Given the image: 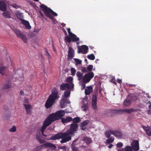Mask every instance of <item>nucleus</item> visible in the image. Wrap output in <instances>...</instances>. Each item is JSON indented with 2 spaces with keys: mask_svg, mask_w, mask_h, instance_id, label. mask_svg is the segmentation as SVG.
<instances>
[{
  "mask_svg": "<svg viewBox=\"0 0 151 151\" xmlns=\"http://www.w3.org/2000/svg\"><path fill=\"white\" fill-rule=\"evenodd\" d=\"M87 57L89 59L91 60H93L95 59V57L93 54L88 55Z\"/></svg>",
  "mask_w": 151,
  "mask_h": 151,
  "instance_id": "35",
  "label": "nucleus"
},
{
  "mask_svg": "<svg viewBox=\"0 0 151 151\" xmlns=\"http://www.w3.org/2000/svg\"><path fill=\"white\" fill-rule=\"evenodd\" d=\"M78 53V54L82 53L85 54L87 53L88 49V47L86 45H83L81 46H77Z\"/></svg>",
  "mask_w": 151,
  "mask_h": 151,
  "instance_id": "7",
  "label": "nucleus"
},
{
  "mask_svg": "<svg viewBox=\"0 0 151 151\" xmlns=\"http://www.w3.org/2000/svg\"><path fill=\"white\" fill-rule=\"evenodd\" d=\"M73 80V78L72 77H68L66 81L70 85V86H71V84H73L72 82Z\"/></svg>",
  "mask_w": 151,
  "mask_h": 151,
  "instance_id": "30",
  "label": "nucleus"
},
{
  "mask_svg": "<svg viewBox=\"0 0 151 151\" xmlns=\"http://www.w3.org/2000/svg\"><path fill=\"white\" fill-rule=\"evenodd\" d=\"M36 138L38 140H39V139H40L41 137L39 135H37L36 136Z\"/></svg>",
  "mask_w": 151,
  "mask_h": 151,
  "instance_id": "58",
  "label": "nucleus"
},
{
  "mask_svg": "<svg viewBox=\"0 0 151 151\" xmlns=\"http://www.w3.org/2000/svg\"><path fill=\"white\" fill-rule=\"evenodd\" d=\"M78 130V124H75L74 123H72L70 125L69 129L66 132L65 136L66 137H70L74 135L75 133H76Z\"/></svg>",
  "mask_w": 151,
  "mask_h": 151,
  "instance_id": "4",
  "label": "nucleus"
},
{
  "mask_svg": "<svg viewBox=\"0 0 151 151\" xmlns=\"http://www.w3.org/2000/svg\"><path fill=\"white\" fill-rule=\"evenodd\" d=\"M16 131V127L15 126H13L12 127L9 129L10 132H14Z\"/></svg>",
  "mask_w": 151,
  "mask_h": 151,
  "instance_id": "46",
  "label": "nucleus"
},
{
  "mask_svg": "<svg viewBox=\"0 0 151 151\" xmlns=\"http://www.w3.org/2000/svg\"><path fill=\"white\" fill-rule=\"evenodd\" d=\"M64 95L65 97H68L70 94V90L66 91L64 92Z\"/></svg>",
  "mask_w": 151,
  "mask_h": 151,
  "instance_id": "37",
  "label": "nucleus"
},
{
  "mask_svg": "<svg viewBox=\"0 0 151 151\" xmlns=\"http://www.w3.org/2000/svg\"><path fill=\"white\" fill-rule=\"evenodd\" d=\"M135 111V110L133 109H123V112H125L128 113H130Z\"/></svg>",
  "mask_w": 151,
  "mask_h": 151,
  "instance_id": "31",
  "label": "nucleus"
},
{
  "mask_svg": "<svg viewBox=\"0 0 151 151\" xmlns=\"http://www.w3.org/2000/svg\"><path fill=\"white\" fill-rule=\"evenodd\" d=\"M133 150L131 146H128L124 148V151H133Z\"/></svg>",
  "mask_w": 151,
  "mask_h": 151,
  "instance_id": "36",
  "label": "nucleus"
},
{
  "mask_svg": "<svg viewBox=\"0 0 151 151\" xmlns=\"http://www.w3.org/2000/svg\"><path fill=\"white\" fill-rule=\"evenodd\" d=\"M6 8V3L3 1H0V10L1 11H4Z\"/></svg>",
  "mask_w": 151,
  "mask_h": 151,
  "instance_id": "17",
  "label": "nucleus"
},
{
  "mask_svg": "<svg viewBox=\"0 0 151 151\" xmlns=\"http://www.w3.org/2000/svg\"><path fill=\"white\" fill-rule=\"evenodd\" d=\"M24 102H25L26 103H29V101L28 99H25V100H24Z\"/></svg>",
  "mask_w": 151,
  "mask_h": 151,
  "instance_id": "62",
  "label": "nucleus"
},
{
  "mask_svg": "<svg viewBox=\"0 0 151 151\" xmlns=\"http://www.w3.org/2000/svg\"><path fill=\"white\" fill-rule=\"evenodd\" d=\"M111 130H110L109 131H106V132L105 133V135L106 136V137L108 138L110 137L111 135Z\"/></svg>",
  "mask_w": 151,
  "mask_h": 151,
  "instance_id": "39",
  "label": "nucleus"
},
{
  "mask_svg": "<svg viewBox=\"0 0 151 151\" xmlns=\"http://www.w3.org/2000/svg\"><path fill=\"white\" fill-rule=\"evenodd\" d=\"M20 38L22 39L24 42L25 43L27 42V38L25 35H22Z\"/></svg>",
  "mask_w": 151,
  "mask_h": 151,
  "instance_id": "41",
  "label": "nucleus"
},
{
  "mask_svg": "<svg viewBox=\"0 0 151 151\" xmlns=\"http://www.w3.org/2000/svg\"><path fill=\"white\" fill-rule=\"evenodd\" d=\"M21 22L25 26V27L27 29H31V27L28 21L24 19H22L21 20Z\"/></svg>",
  "mask_w": 151,
  "mask_h": 151,
  "instance_id": "14",
  "label": "nucleus"
},
{
  "mask_svg": "<svg viewBox=\"0 0 151 151\" xmlns=\"http://www.w3.org/2000/svg\"><path fill=\"white\" fill-rule=\"evenodd\" d=\"M27 111V114H29L31 113V111L30 109L26 110Z\"/></svg>",
  "mask_w": 151,
  "mask_h": 151,
  "instance_id": "57",
  "label": "nucleus"
},
{
  "mask_svg": "<svg viewBox=\"0 0 151 151\" xmlns=\"http://www.w3.org/2000/svg\"><path fill=\"white\" fill-rule=\"evenodd\" d=\"M72 149L73 151H77L78 150V148L73 147Z\"/></svg>",
  "mask_w": 151,
  "mask_h": 151,
  "instance_id": "56",
  "label": "nucleus"
},
{
  "mask_svg": "<svg viewBox=\"0 0 151 151\" xmlns=\"http://www.w3.org/2000/svg\"><path fill=\"white\" fill-rule=\"evenodd\" d=\"M116 146L117 148H120L122 147L123 146V144L122 142H118L116 144Z\"/></svg>",
  "mask_w": 151,
  "mask_h": 151,
  "instance_id": "49",
  "label": "nucleus"
},
{
  "mask_svg": "<svg viewBox=\"0 0 151 151\" xmlns=\"http://www.w3.org/2000/svg\"><path fill=\"white\" fill-rule=\"evenodd\" d=\"M149 127L148 126V127H147L146 126L144 125H142V127L143 129L145 131V132H146V131L148 129V127Z\"/></svg>",
  "mask_w": 151,
  "mask_h": 151,
  "instance_id": "51",
  "label": "nucleus"
},
{
  "mask_svg": "<svg viewBox=\"0 0 151 151\" xmlns=\"http://www.w3.org/2000/svg\"><path fill=\"white\" fill-rule=\"evenodd\" d=\"M74 84H72L71 86H70L69 84L68 83H64L61 84L60 86V89L62 91L65 90L66 88L68 90H70L74 88Z\"/></svg>",
  "mask_w": 151,
  "mask_h": 151,
  "instance_id": "9",
  "label": "nucleus"
},
{
  "mask_svg": "<svg viewBox=\"0 0 151 151\" xmlns=\"http://www.w3.org/2000/svg\"><path fill=\"white\" fill-rule=\"evenodd\" d=\"M146 134L149 136H151V128H149L146 131Z\"/></svg>",
  "mask_w": 151,
  "mask_h": 151,
  "instance_id": "44",
  "label": "nucleus"
},
{
  "mask_svg": "<svg viewBox=\"0 0 151 151\" xmlns=\"http://www.w3.org/2000/svg\"><path fill=\"white\" fill-rule=\"evenodd\" d=\"M117 81L118 83L120 84L122 83V80L121 79H118L117 80Z\"/></svg>",
  "mask_w": 151,
  "mask_h": 151,
  "instance_id": "59",
  "label": "nucleus"
},
{
  "mask_svg": "<svg viewBox=\"0 0 151 151\" xmlns=\"http://www.w3.org/2000/svg\"><path fill=\"white\" fill-rule=\"evenodd\" d=\"M73 123H74L75 124H78L77 123H79L81 121V119L80 118L78 117H76L74 118L72 120Z\"/></svg>",
  "mask_w": 151,
  "mask_h": 151,
  "instance_id": "27",
  "label": "nucleus"
},
{
  "mask_svg": "<svg viewBox=\"0 0 151 151\" xmlns=\"http://www.w3.org/2000/svg\"><path fill=\"white\" fill-rule=\"evenodd\" d=\"M45 55L47 56L48 57V58L49 59L50 58V54L49 53L48 51L46 49L45 50Z\"/></svg>",
  "mask_w": 151,
  "mask_h": 151,
  "instance_id": "50",
  "label": "nucleus"
},
{
  "mask_svg": "<svg viewBox=\"0 0 151 151\" xmlns=\"http://www.w3.org/2000/svg\"><path fill=\"white\" fill-rule=\"evenodd\" d=\"M11 85L9 83H8L7 84H4L3 88L5 89H7L11 88Z\"/></svg>",
  "mask_w": 151,
  "mask_h": 151,
  "instance_id": "33",
  "label": "nucleus"
},
{
  "mask_svg": "<svg viewBox=\"0 0 151 151\" xmlns=\"http://www.w3.org/2000/svg\"><path fill=\"white\" fill-rule=\"evenodd\" d=\"M79 40V38L77 37L74 34H73L70 36H67L65 38V41L66 43V42H68L69 43L71 41L73 42H77Z\"/></svg>",
  "mask_w": 151,
  "mask_h": 151,
  "instance_id": "5",
  "label": "nucleus"
},
{
  "mask_svg": "<svg viewBox=\"0 0 151 151\" xmlns=\"http://www.w3.org/2000/svg\"><path fill=\"white\" fill-rule=\"evenodd\" d=\"M89 123V121L88 120H86L85 121H84L82 122H81L80 124L82 126L83 125L84 126H85L86 125H87Z\"/></svg>",
  "mask_w": 151,
  "mask_h": 151,
  "instance_id": "40",
  "label": "nucleus"
},
{
  "mask_svg": "<svg viewBox=\"0 0 151 151\" xmlns=\"http://www.w3.org/2000/svg\"><path fill=\"white\" fill-rule=\"evenodd\" d=\"M131 147L134 151H137L139 149V142L138 140H134L131 144Z\"/></svg>",
  "mask_w": 151,
  "mask_h": 151,
  "instance_id": "11",
  "label": "nucleus"
},
{
  "mask_svg": "<svg viewBox=\"0 0 151 151\" xmlns=\"http://www.w3.org/2000/svg\"><path fill=\"white\" fill-rule=\"evenodd\" d=\"M71 75L73 76H74L76 72V70L74 68H72L70 69Z\"/></svg>",
  "mask_w": 151,
  "mask_h": 151,
  "instance_id": "45",
  "label": "nucleus"
},
{
  "mask_svg": "<svg viewBox=\"0 0 151 151\" xmlns=\"http://www.w3.org/2000/svg\"><path fill=\"white\" fill-rule=\"evenodd\" d=\"M55 99L49 97L45 104V107L46 109L50 108L52 105Z\"/></svg>",
  "mask_w": 151,
  "mask_h": 151,
  "instance_id": "10",
  "label": "nucleus"
},
{
  "mask_svg": "<svg viewBox=\"0 0 151 151\" xmlns=\"http://www.w3.org/2000/svg\"><path fill=\"white\" fill-rule=\"evenodd\" d=\"M80 126L81 127V130H84L86 129V127H85V126H84L83 125L82 126L81 125H80Z\"/></svg>",
  "mask_w": 151,
  "mask_h": 151,
  "instance_id": "54",
  "label": "nucleus"
},
{
  "mask_svg": "<svg viewBox=\"0 0 151 151\" xmlns=\"http://www.w3.org/2000/svg\"><path fill=\"white\" fill-rule=\"evenodd\" d=\"M131 101L127 96L123 102V104L126 106H128L131 104Z\"/></svg>",
  "mask_w": 151,
  "mask_h": 151,
  "instance_id": "20",
  "label": "nucleus"
},
{
  "mask_svg": "<svg viewBox=\"0 0 151 151\" xmlns=\"http://www.w3.org/2000/svg\"><path fill=\"white\" fill-rule=\"evenodd\" d=\"M14 32L18 37H21L23 35L22 33V32L19 29H15L14 30Z\"/></svg>",
  "mask_w": 151,
  "mask_h": 151,
  "instance_id": "23",
  "label": "nucleus"
},
{
  "mask_svg": "<svg viewBox=\"0 0 151 151\" xmlns=\"http://www.w3.org/2000/svg\"><path fill=\"white\" fill-rule=\"evenodd\" d=\"M49 97L55 99H58L60 96L58 95V91L55 88H53L52 89V93L49 96Z\"/></svg>",
  "mask_w": 151,
  "mask_h": 151,
  "instance_id": "8",
  "label": "nucleus"
},
{
  "mask_svg": "<svg viewBox=\"0 0 151 151\" xmlns=\"http://www.w3.org/2000/svg\"><path fill=\"white\" fill-rule=\"evenodd\" d=\"M44 145L46 147H52L53 149L56 148V147L52 144L49 142H46L44 144Z\"/></svg>",
  "mask_w": 151,
  "mask_h": 151,
  "instance_id": "28",
  "label": "nucleus"
},
{
  "mask_svg": "<svg viewBox=\"0 0 151 151\" xmlns=\"http://www.w3.org/2000/svg\"><path fill=\"white\" fill-rule=\"evenodd\" d=\"M92 107L93 109L95 110H96L97 109V102H91Z\"/></svg>",
  "mask_w": 151,
  "mask_h": 151,
  "instance_id": "32",
  "label": "nucleus"
},
{
  "mask_svg": "<svg viewBox=\"0 0 151 151\" xmlns=\"http://www.w3.org/2000/svg\"><path fill=\"white\" fill-rule=\"evenodd\" d=\"M129 97L131 102L135 101L137 99V97L133 94H130L127 96Z\"/></svg>",
  "mask_w": 151,
  "mask_h": 151,
  "instance_id": "19",
  "label": "nucleus"
},
{
  "mask_svg": "<svg viewBox=\"0 0 151 151\" xmlns=\"http://www.w3.org/2000/svg\"><path fill=\"white\" fill-rule=\"evenodd\" d=\"M3 16L6 18H11L10 12L8 11H4L2 14Z\"/></svg>",
  "mask_w": 151,
  "mask_h": 151,
  "instance_id": "22",
  "label": "nucleus"
},
{
  "mask_svg": "<svg viewBox=\"0 0 151 151\" xmlns=\"http://www.w3.org/2000/svg\"><path fill=\"white\" fill-rule=\"evenodd\" d=\"M76 76L78 78L79 80H80L81 79L83 80V74L81 73L80 71H78L77 72Z\"/></svg>",
  "mask_w": 151,
  "mask_h": 151,
  "instance_id": "29",
  "label": "nucleus"
},
{
  "mask_svg": "<svg viewBox=\"0 0 151 151\" xmlns=\"http://www.w3.org/2000/svg\"><path fill=\"white\" fill-rule=\"evenodd\" d=\"M73 120L72 118L70 116H68L66 118H62L61 119V121L64 124L65 123H67Z\"/></svg>",
  "mask_w": 151,
  "mask_h": 151,
  "instance_id": "18",
  "label": "nucleus"
},
{
  "mask_svg": "<svg viewBox=\"0 0 151 151\" xmlns=\"http://www.w3.org/2000/svg\"><path fill=\"white\" fill-rule=\"evenodd\" d=\"M113 145L112 144H110V145L108 146V147L110 148V149H111L112 147H113Z\"/></svg>",
  "mask_w": 151,
  "mask_h": 151,
  "instance_id": "60",
  "label": "nucleus"
},
{
  "mask_svg": "<svg viewBox=\"0 0 151 151\" xmlns=\"http://www.w3.org/2000/svg\"><path fill=\"white\" fill-rule=\"evenodd\" d=\"M83 141L85 142L87 144H89L92 142L91 139L87 137H86L83 138Z\"/></svg>",
  "mask_w": 151,
  "mask_h": 151,
  "instance_id": "24",
  "label": "nucleus"
},
{
  "mask_svg": "<svg viewBox=\"0 0 151 151\" xmlns=\"http://www.w3.org/2000/svg\"><path fill=\"white\" fill-rule=\"evenodd\" d=\"M81 108L82 110L84 111H87L88 109V104H83V106H82Z\"/></svg>",
  "mask_w": 151,
  "mask_h": 151,
  "instance_id": "34",
  "label": "nucleus"
},
{
  "mask_svg": "<svg viewBox=\"0 0 151 151\" xmlns=\"http://www.w3.org/2000/svg\"><path fill=\"white\" fill-rule=\"evenodd\" d=\"M74 60L77 64H81L82 61L81 60L77 58H74Z\"/></svg>",
  "mask_w": 151,
  "mask_h": 151,
  "instance_id": "47",
  "label": "nucleus"
},
{
  "mask_svg": "<svg viewBox=\"0 0 151 151\" xmlns=\"http://www.w3.org/2000/svg\"><path fill=\"white\" fill-rule=\"evenodd\" d=\"M111 113L116 114H121L123 113V109H115L111 110Z\"/></svg>",
  "mask_w": 151,
  "mask_h": 151,
  "instance_id": "21",
  "label": "nucleus"
},
{
  "mask_svg": "<svg viewBox=\"0 0 151 151\" xmlns=\"http://www.w3.org/2000/svg\"><path fill=\"white\" fill-rule=\"evenodd\" d=\"M114 138V137H111L109 138V139H107L106 142V144H108L110 143H111L113 142Z\"/></svg>",
  "mask_w": 151,
  "mask_h": 151,
  "instance_id": "26",
  "label": "nucleus"
},
{
  "mask_svg": "<svg viewBox=\"0 0 151 151\" xmlns=\"http://www.w3.org/2000/svg\"><path fill=\"white\" fill-rule=\"evenodd\" d=\"M116 150H117V151H123V149H118V148H116Z\"/></svg>",
  "mask_w": 151,
  "mask_h": 151,
  "instance_id": "63",
  "label": "nucleus"
},
{
  "mask_svg": "<svg viewBox=\"0 0 151 151\" xmlns=\"http://www.w3.org/2000/svg\"><path fill=\"white\" fill-rule=\"evenodd\" d=\"M94 74L93 72H89L86 73L83 76V81L85 83H87L89 82L91 79L94 76Z\"/></svg>",
  "mask_w": 151,
  "mask_h": 151,
  "instance_id": "6",
  "label": "nucleus"
},
{
  "mask_svg": "<svg viewBox=\"0 0 151 151\" xmlns=\"http://www.w3.org/2000/svg\"><path fill=\"white\" fill-rule=\"evenodd\" d=\"M70 103L69 101L66 98H63L61 100L60 102V106L62 108L65 107L67 104Z\"/></svg>",
  "mask_w": 151,
  "mask_h": 151,
  "instance_id": "12",
  "label": "nucleus"
},
{
  "mask_svg": "<svg viewBox=\"0 0 151 151\" xmlns=\"http://www.w3.org/2000/svg\"><path fill=\"white\" fill-rule=\"evenodd\" d=\"M93 91L92 86H87L85 89V93L86 95H89Z\"/></svg>",
  "mask_w": 151,
  "mask_h": 151,
  "instance_id": "16",
  "label": "nucleus"
},
{
  "mask_svg": "<svg viewBox=\"0 0 151 151\" xmlns=\"http://www.w3.org/2000/svg\"><path fill=\"white\" fill-rule=\"evenodd\" d=\"M20 94L21 95H24V94L23 91L21 90L20 92Z\"/></svg>",
  "mask_w": 151,
  "mask_h": 151,
  "instance_id": "61",
  "label": "nucleus"
},
{
  "mask_svg": "<svg viewBox=\"0 0 151 151\" xmlns=\"http://www.w3.org/2000/svg\"><path fill=\"white\" fill-rule=\"evenodd\" d=\"M97 97L96 95H93L92 99L91 102H97Z\"/></svg>",
  "mask_w": 151,
  "mask_h": 151,
  "instance_id": "42",
  "label": "nucleus"
},
{
  "mask_svg": "<svg viewBox=\"0 0 151 151\" xmlns=\"http://www.w3.org/2000/svg\"><path fill=\"white\" fill-rule=\"evenodd\" d=\"M65 134L64 133H59L52 136L50 137V139L55 140L61 139H62L60 141L61 143H65L71 140V137H66Z\"/></svg>",
  "mask_w": 151,
  "mask_h": 151,
  "instance_id": "3",
  "label": "nucleus"
},
{
  "mask_svg": "<svg viewBox=\"0 0 151 151\" xmlns=\"http://www.w3.org/2000/svg\"><path fill=\"white\" fill-rule=\"evenodd\" d=\"M74 56V51L71 47L69 48L68 54V59H72Z\"/></svg>",
  "mask_w": 151,
  "mask_h": 151,
  "instance_id": "13",
  "label": "nucleus"
},
{
  "mask_svg": "<svg viewBox=\"0 0 151 151\" xmlns=\"http://www.w3.org/2000/svg\"><path fill=\"white\" fill-rule=\"evenodd\" d=\"M62 30L65 35H67V33L66 31L65 30V29L64 28H63Z\"/></svg>",
  "mask_w": 151,
  "mask_h": 151,
  "instance_id": "55",
  "label": "nucleus"
},
{
  "mask_svg": "<svg viewBox=\"0 0 151 151\" xmlns=\"http://www.w3.org/2000/svg\"><path fill=\"white\" fill-rule=\"evenodd\" d=\"M23 105L26 110L31 109L32 108L31 105L29 104H24Z\"/></svg>",
  "mask_w": 151,
  "mask_h": 151,
  "instance_id": "38",
  "label": "nucleus"
},
{
  "mask_svg": "<svg viewBox=\"0 0 151 151\" xmlns=\"http://www.w3.org/2000/svg\"><path fill=\"white\" fill-rule=\"evenodd\" d=\"M111 134L114 135L118 138H121L122 136V133L119 131H111Z\"/></svg>",
  "mask_w": 151,
  "mask_h": 151,
  "instance_id": "15",
  "label": "nucleus"
},
{
  "mask_svg": "<svg viewBox=\"0 0 151 151\" xmlns=\"http://www.w3.org/2000/svg\"><path fill=\"white\" fill-rule=\"evenodd\" d=\"M65 114V111L61 110L49 115L44 121L42 127L40 129L42 135L45 137H47V135L44 134V132L47 127L52 122L61 119Z\"/></svg>",
  "mask_w": 151,
  "mask_h": 151,
  "instance_id": "1",
  "label": "nucleus"
},
{
  "mask_svg": "<svg viewBox=\"0 0 151 151\" xmlns=\"http://www.w3.org/2000/svg\"><path fill=\"white\" fill-rule=\"evenodd\" d=\"M40 14L41 16L42 17H44V15L42 13V12H41L40 11Z\"/></svg>",
  "mask_w": 151,
  "mask_h": 151,
  "instance_id": "64",
  "label": "nucleus"
},
{
  "mask_svg": "<svg viewBox=\"0 0 151 151\" xmlns=\"http://www.w3.org/2000/svg\"><path fill=\"white\" fill-rule=\"evenodd\" d=\"M93 65H89L87 68V70L89 72H91L93 68Z\"/></svg>",
  "mask_w": 151,
  "mask_h": 151,
  "instance_id": "43",
  "label": "nucleus"
},
{
  "mask_svg": "<svg viewBox=\"0 0 151 151\" xmlns=\"http://www.w3.org/2000/svg\"><path fill=\"white\" fill-rule=\"evenodd\" d=\"M81 70L83 73H86L88 72V71L85 67H82Z\"/></svg>",
  "mask_w": 151,
  "mask_h": 151,
  "instance_id": "48",
  "label": "nucleus"
},
{
  "mask_svg": "<svg viewBox=\"0 0 151 151\" xmlns=\"http://www.w3.org/2000/svg\"><path fill=\"white\" fill-rule=\"evenodd\" d=\"M40 7L42 9V10L43 12L45 15L51 20H53L54 18L53 16L51 14L55 16H58V14L54 12L50 8L48 7L44 4H41L40 6Z\"/></svg>",
  "mask_w": 151,
  "mask_h": 151,
  "instance_id": "2",
  "label": "nucleus"
},
{
  "mask_svg": "<svg viewBox=\"0 0 151 151\" xmlns=\"http://www.w3.org/2000/svg\"><path fill=\"white\" fill-rule=\"evenodd\" d=\"M39 142L41 144H42L45 142V140L42 139V138H40L39 140Z\"/></svg>",
  "mask_w": 151,
  "mask_h": 151,
  "instance_id": "53",
  "label": "nucleus"
},
{
  "mask_svg": "<svg viewBox=\"0 0 151 151\" xmlns=\"http://www.w3.org/2000/svg\"><path fill=\"white\" fill-rule=\"evenodd\" d=\"M67 31L69 36H70L73 34L70 32V28H68L67 29Z\"/></svg>",
  "mask_w": 151,
  "mask_h": 151,
  "instance_id": "52",
  "label": "nucleus"
},
{
  "mask_svg": "<svg viewBox=\"0 0 151 151\" xmlns=\"http://www.w3.org/2000/svg\"><path fill=\"white\" fill-rule=\"evenodd\" d=\"M7 69L6 67H0V73L2 75H4L5 70Z\"/></svg>",
  "mask_w": 151,
  "mask_h": 151,
  "instance_id": "25",
  "label": "nucleus"
}]
</instances>
